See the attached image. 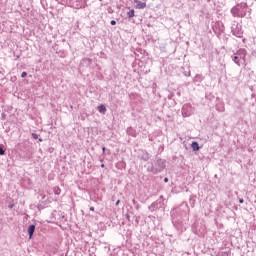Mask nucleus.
Returning a JSON list of instances; mask_svg holds the SVG:
<instances>
[{
    "label": "nucleus",
    "mask_w": 256,
    "mask_h": 256,
    "mask_svg": "<svg viewBox=\"0 0 256 256\" xmlns=\"http://www.w3.org/2000/svg\"><path fill=\"white\" fill-rule=\"evenodd\" d=\"M239 203H245V200L243 198H240Z\"/></svg>",
    "instance_id": "24"
},
{
    "label": "nucleus",
    "mask_w": 256,
    "mask_h": 256,
    "mask_svg": "<svg viewBox=\"0 0 256 256\" xmlns=\"http://www.w3.org/2000/svg\"><path fill=\"white\" fill-rule=\"evenodd\" d=\"M72 5H73L74 9H82L83 8V4L73 3Z\"/></svg>",
    "instance_id": "16"
},
{
    "label": "nucleus",
    "mask_w": 256,
    "mask_h": 256,
    "mask_svg": "<svg viewBox=\"0 0 256 256\" xmlns=\"http://www.w3.org/2000/svg\"><path fill=\"white\" fill-rule=\"evenodd\" d=\"M21 77L22 79H25V77H27V72H22Z\"/></svg>",
    "instance_id": "21"
},
{
    "label": "nucleus",
    "mask_w": 256,
    "mask_h": 256,
    "mask_svg": "<svg viewBox=\"0 0 256 256\" xmlns=\"http://www.w3.org/2000/svg\"><path fill=\"white\" fill-rule=\"evenodd\" d=\"M38 141H39L40 143H43V139H42V138H39Z\"/></svg>",
    "instance_id": "26"
},
{
    "label": "nucleus",
    "mask_w": 256,
    "mask_h": 256,
    "mask_svg": "<svg viewBox=\"0 0 256 256\" xmlns=\"http://www.w3.org/2000/svg\"><path fill=\"white\" fill-rule=\"evenodd\" d=\"M102 151H103V153H105V147H102Z\"/></svg>",
    "instance_id": "30"
},
{
    "label": "nucleus",
    "mask_w": 256,
    "mask_h": 256,
    "mask_svg": "<svg viewBox=\"0 0 256 256\" xmlns=\"http://www.w3.org/2000/svg\"><path fill=\"white\" fill-rule=\"evenodd\" d=\"M193 114V109L189 105H184L182 107V115L183 117H190Z\"/></svg>",
    "instance_id": "6"
},
{
    "label": "nucleus",
    "mask_w": 256,
    "mask_h": 256,
    "mask_svg": "<svg viewBox=\"0 0 256 256\" xmlns=\"http://www.w3.org/2000/svg\"><path fill=\"white\" fill-rule=\"evenodd\" d=\"M151 158V156L149 155V153L147 151H142L140 154V159L142 161H149V159Z\"/></svg>",
    "instance_id": "8"
},
{
    "label": "nucleus",
    "mask_w": 256,
    "mask_h": 256,
    "mask_svg": "<svg viewBox=\"0 0 256 256\" xmlns=\"http://www.w3.org/2000/svg\"><path fill=\"white\" fill-rule=\"evenodd\" d=\"M90 211H95V207H90Z\"/></svg>",
    "instance_id": "28"
},
{
    "label": "nucleus",
    "mask_w": 256,
    "mask_h": 256,
    "mask_svg": "<svg viewBox=\"0 0 256 256\" xmlns=\"http://www.w3.org/2000/svg\"><path fill=\"white\" fill-rule=\"evenodd\" d=\"M165 199L163 198V196H160L158 200H156L155 202H153L149 207V211H151L153 213V211H157V209H163V206L165 205Z\"/></svg>",
    "instance_id": "3"
},
{
    "label": "nucleus",
    "mask_w": 256,
    "mask_h": 256,
    "mask_svg": "<svg viewBox=\"0 0 256 256\" xmlns=\"http://www.w3.org/2000/svg\"><path fill=\"white\" fill-rule=\"evenodd\" d=\"M53 191H54V195H61V188L56 186L54 187Z\"/></svg>",
    "instance_id": "15"
},
{
    "label": "nucleus",
    "mask_w": 256,
    "mask_h": 256,
    "mask_svg": "<svg viewBox=\"0 0 256 256\" xmlns=\"http://www.w3.org/2000/svg\"><path fill=\"white\" fill-rule=\"evenodd\" d=\"M194 83H201L203 81V76L197 74L194 79H193Z\"/></svg>",
    "instance_id": "12"
},
{
    "label": "nucleus",
    "mask_w": 256,
    "mask_h": 256,
    "mask_svg": "<svg viewBox=\"0 0 256 256\" xmlns=\"http://www.w3.org/2000/svg\"><path fill=\"white\" fill-rule=\"evenodd\" d=\"M35 229H36V226L34 224H31L29 227H28V235H29V239H33V235L35 233Z\"/></svg>",
    "instance_id": "7"
},
{
    "label": "nucleus",
    "mask_w": 256,
    "mask_h": 256,
    "mask_svg": "<svg viewBox=\"0 0 256 256\" xmlns=\"http://www.w3.org/2000/svg\"><path fill=\"white\" fill-rule=\"evenodd\" d=\"M165 169V160L158 159L154 162V165L151 164L147 167L148 173H153V175H157V173H161Z\"/></svg>",
    "instance_id": "2"
},
{
    "label": "nucleus",
    "mask_w": 256,
    "mask_h": 256,
    "mask_svg": "<svg viewBox=\"0 0 256 256\" xmlns=\"http://www.w3.org/2000/svg\"><path fill=\"white\" fill-rule=\"evenodd\" d=\"M185 77H191V72H184Z\"/></svg>",
    "instance_id": "22"
},
{
    "label": "nucleus",
    "mask_w": 256,
    "mask_h": 256,
    "mask_svg": "<svg viewBox=\"0 0 256 256\" xmlns=\"http://www.w3.org/2000/svg\"><path fill=\"white\" fill-rule=\"evenodd\" d=\"M119 203H121V200L116 201V205H119Z\"/></svg>",
    "instance_id": "27"
},
{
    "label": "nucleus",
    "mask_w": 256,
    "mask_h": 256,
    "mask_svg": "<svg viewBox=\"0 0 256 256\" xmlns=\"http://www.w3.org/2000/svg\"><path fill=\"white\" fill-rule=\"evenodd\" d=\"M191 147L193 151H199L201 149V147H199V143L195 141L192 142Z\"/></svg>",
    "instance_id": "11"
},
{
    "label": "nucleus",
    "mask_w": 256,
    "mask_h": 256,
    "mask_svg": "<svg viewBox=\"0 0 256 256\" xmlns=\"http://www.w3.org/2000/svg\"><path fill=\"white\" fill-rule=\"evenodd\" d=\"M164 183H169V178H164Z\"/></svg>",
    "instance_id": "25"
},
{
    "label": "nucleus",
    "mask_w": 256,
    "mask_h": 256,
    "mask_svg": "<svg viewBox=\"0 0 256 256\" xmlns=\"http://www.w3.org/2000/svg\"><path fill=\"white\" fill-rule=\"evenodd\" d=\"M134 2L137 3L136 9H145V7H147V3L145 2H141L138 0H134Z\"/></svg>",
    "instance_id": "9"
},
{
    "label": "nucleus",
    "mask_w": 256,
    "mask_h": 256,
    "mask_svg": "<svg viewBox=\"0 0 256 256\" xmlns=\"http://www.w3.org/2000/svg\"><path fill=\"white\" fill-rule=\"evenodd\" d=\"M239 53H241V55H243V56H234L233 58H232V60L234 61V63H236V65H238L239 67H241V63H243V61H244V59H245V55H246V51L245 50H239L238 51V54Z\"/></svg>",
    "instance_id": "5"
},
{
    "label": "nucleus",
    "mask_w": 256,
    "mask_h": 256,
    "mask_svg": "<svg viewBox=\"0 0 256 256\" xmlns=\"http://www.w3.org/2000/svg\"><path fill=\"white\" fill-rule=\"evenodd\" d=\"M101 167H102V168L105 167V164H101Z\"/></svg>",
    "instance_id": "31"
},
{
    "label": "nucleus",
    "mask_w": 256,
    "mask_h": 256,
    "mask_svg": "<svg viewBox=\"0 0 256 256\" xmlns=\"http://www.w3.org/2000/svg\"><path fill=\"white\" fill-rule=\"evenodd\" d=\"M233 17H251V9L247 7V3L237 4L231 9Z\"/></svg>",
    "instance_id": "1"
},
{
    "label": "nucleus",
    "mask_w": 256,
    "mask_h": 256,
    "mask_svg": "<svg viewBox=\"0 0 256 256\" xmlns=\"http://www.w3.org/2000/svg\"><path fill=\"white\" fill-rule=\"evenodd\" d=\"M127 17L128 19H132V17H135V10H130L128 13H127Z\"/></svg>",
    "instance_id": "13"
},
{
    "label": "nucleus",
    "mask_w": 256,
    "mask_h": 256,
    "mask_svg": "<svg viewBox=\"0 0 256 256\" xmlns=\"http://www.w3.org/2000/svg\"><path fill=\"white\" fill-rule=\"evenodd\" d=\"M110 25H117V21L111 20V21H110Z\"/></svg>",
    "instance_id": "23"
},
{
    "label": "nucleus",
    "mask_w": 256,
    "mask_h": 256,
    "mask_svg": "<svg viewBox=\"0 0 256 256\" xmlns=\"http://www.w3.org/2000/svg\"><path fill=\"white\" fill-rule=\"evenodd\" d=\"M189 203H190L191 207H195V199L190 198Z\"/></svg>",
    "instance_id": "17"
},
{
    "label": "nucleus",
    "mask_w": 256,
    "mask_h": 256,
    "mask_svg": "<svg viewBox=\"0 0 256 256\" xmlns=\"http://www.w3.org/2000/svg\"><path fill=\"white\" fill-rule=\"evenodd\" d=\"M231 33L234 35V37H243V30L241 29L239 22H233L231 26Z\"/></svg>",
    "instance_id": "4"
},
{
    "label": "nucleus",
    "mask_w": 256,
    "mask_h": 256,
    "mask_svg": "<svg viewBox=\"0 0 256 256\" xmlns=\"http://www.w3.org/2000/svg\"><path fill=\"white\" fill-rule=\"evenodd\" d=\"M127 134L131 135V137H135V132L133 131V128H131V127L127 128Z\"/></svg>",
    "instance_id": "14"
},
{
    "label": "nucleus",
    "mask_w": 256,
    "mask_h": 256,
    "mask_svg": "<svg viewBox=\"0 0 256 256\" xmlns=\"http://www.w3.org/2000/svg\"><path fill=\"white\" fill-rule=\"evenodd\" d=\"M10 209H13V205H10Z\"/></svg>",
    "instance_id": "32"
},
{
    "label": "nucleus",
    "mask_w": 256,
    "mask_h": 256,
    "mask_svg": "<svg viewBox=\"0 0 256 256\" xmlns=\"http://www.w3.org/2000/svg\"><path fill=\"white\" fill-rule=\"evenodd\" d=\"M98 111H99V113H102V115H105V113H107V107H105V105L101 104L100 106H98Z\"/></svg>",
    "instance_id": "10"
},
{
    "label": "nucleus",
    "mask_w": 256,
    "mask_h": 256,
    "mask_svg": "<svg viewBox=\"0 0 256 256\" xmlns=\"http://www.w3.org/2000/svg\"><path fill=\"white\" fill-rule=\"evenodd\" d=\"M126 219L129 221V214H126Z\"/></svg>",
    "instance_id": "29"
},
{
    "label": "nucleus",
    "mask_w": 256,
    "mask_h": 256,
    "mask_svg": "<svg viewBox=\"0 0 256 256\" xmlns=\"http://www.w3.org/2000/svg\"><path fill=\"white\" fill-rule=\"evenodd\" d=\"M31 135H32V137H33L34 139H39V134H37V133H32Z\"/></svg>",
    "instance_id": "19"
},
{
    "label": "nucleus",
    "mask_w": 256,
    "mask_h": 256,
    "mask_svg": "<svg viewBox=\"0 0 256 256\" xmlns=\"http://www.w3.org/2000/svg\"><path fill=\"white\" fill-rule=\"evenodd\" d=\"M0 155H5V149L3 147H0Z\"/></svg>",
    "instance_id": "20"
},
{
    "label": "nucleus",
    "mask_w": 256,
    "mask_h": 256,
    "mask_svg": "<svg viewBox=\"0 0 256 256\" xmlns=\"http://www.w3.org/2000/svg\"><path fill=\"white\" fill-rule=\"evenodd\" d=\"M256 0H246V3H248V5H253V3H255Z\"/></svg>",
    "instance_id": "18"
}]
</instances>
